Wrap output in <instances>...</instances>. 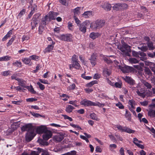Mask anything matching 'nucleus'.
I'll return each mask as SVG.
<instances>
[{"label": "nucleus", "mask_w": 155, "mask_h": 155, "mask_svg": "<svg viewBox=\"0 0 155 155\" xmlns=\"http://www.w3.org/2000/svg\"><path fill=\"white\" fill-rule=\"evenodd\" d=\"M105 22L103 20H97L91 23L90 27L93 29L99 28L104 26Z\"/></svg>", "instance_id": "f257e3e1"}, {"label": "nucleus", "mask_w": 155, "mask_h": 155, "mask_svg": "<svg viewBox=\"0 0 155 155\" xmlns=\"http://www.w3.org/2000/svg\"><path fill=\"white\" fill-rule=\"evenodd\" d=\"M91 22L89 20H86L80 24L78 26L79 28V30L83 33H85L86 31L87 28L88 26H90Z\"/></svg>", "instance_id": "f03ea898"}, {"label": "nucleus", "mask_w": 155, "mask_h": 155, "mask_svg": "<svg viewBox=\"0 0 155 155\" xmlns=\"http://www.w3.org/2000/svg\"><path fill=\"white\" fill-rule=\"evenodd\" d=\"M36 135V132L32 128L28 131L26 136V139L27 141H30Z\"/></svg>", "instance_id": "7ed1b4c3"}, {"label": "nucleus", "mask_w": 155, "mask_h": 155, "mask_svg": "<svg viewBox=\"0 0 155 155\" xmlns=\"http://www.w3.org/2000/svg\"><path fill=\"white\" fill-rule=\"evenodd\" d=\"M58 15L57 12H50L49 13L45 16V20L47 21H50L51 20H55L56 17Z\"/></svg>", "instance_id": "20e7f679"}, {"label": "nucleus", "mask_w": 155, "mask_h": 155, "mask_svg": "<svg viewBox=\"0 0 155 155\" xmlns=\"http://www.w3.org/2000/svg\"><path fill=\"white\" fill-rule=\"evenodd\" d=\"M127 7L128 5L126 4L117 3L114 5L113 7V8L114 10L118 11L124 10L127 8Z\"/></svg>", "instance_id": "39448f33"}, {"label": "nucleus", "mask_w": 155, "mask_h": 155, "mask_svg": "<svg viewBox=\"0 0 155 155\" xmlns=\"http://www.w3.org/2000/svg\"><path fill=\"white\" fill-rule=\"evenodd\" d=\"M72 38V35L70 34L61 35L59 37V38L61 40L67 41H71Z\"/></svg>", "instance_id": "423d86ee"}, {"label": "nucleus", "mask_w": 155, "mask_h": 155, "mask_svg": "<svg viewBox=\"0 0 155 155\" xmlns=\"http://www.w3.org/2000/svg\"><path fill=\"white\" fill-rule=\"evenodd\" d=\"M52 135V133L51 131L46 130L43 135V138L45 140H47L51 137Z\"/></svg>", "instance_id": "0eeeda50"}, {"label": "nucleus", "mask_w": 155, "mask_h": 155, "mask_svg": "<svg viewBox=\"0 0 155 155\" xmlns=\"http://www.w3.org/2000/svg\"><path fill=\"white\" fill-rule=\"evenodd\" d=\"M137 87V88L136 92L138 95L143 98H144L145 97L144 90L142 88V86L139 84H138Z\"/></svg>", "instance_id": "6e6552de"}, {"label": "nucleus", "mask_w": 155, "mask_h": 155, "mask_svg": "<svg viewBox=\"0 0 155 155\" xmlns=\"http://www.w3.org/2000/svg\"><path fill=\"white\" fill-rule=\"evenodd\" d=\"M128 104L129 105V110L133 113V114H136V113L134 109L135 108V102L133 100H129L128 102Z\"/></svg>", "instance_id": "1a4fd4ad"}, {"label": "nucleus", "mask_w": 155, "mask_h": 155, "mask_svg": "<svg viewBox=\"0 0 155 155\" xmlns=\"http://www.w3.org/2000/svg\"><path fill=\"white\" fill-rule=\"evenodd\" d=\"M69 67L71 70H72L73 68H74L77 69H79L81 67L78 61L72 62V64H70Z\"/></svg>", "instance_id": "9d476101"}, {"label": "nucleus", "mask_w": 155, "mask_h": 155, "mask_svg": "<svg viewBox=\"0 0 155 155\" xmlns=\"http://www.w3.org/2000/svg\"><path fill=\"white\" fill-rule=\"evenodd\" d=\"M80 104L84 106H93V102L86 99H84L81 101Z\"/></svg>", "instance_id": "9b49d317"}, {"label": "nucleus", "mask_w": 155, "mask_h": 155, "mask_svg": "<svg viewBox=\"0 0 155 155\" xmlns=\"http://www.w3.org/2000/svg\"><path fill=\"white\" fill-rule=\"evenodd\" d=\"M97 55L96 54H93L89 59L91 64L93 67L95 66L96 64V61Z\"/></svg>", "instance_id": "f8f14e48"}, {"label": "nucleus", "mask_w": 155, "mask_h": 155, "mask_svg": "<svg viewBox=\"0 0 155 155\" xmlns=\"http://www.w3.org/2000/svg\"><path fill=\"white\" fill-rule=\"evenodd\" d=\"M46 130V127L45 126H41L37 127L36 132L38 134H41L44 132Z\"/></svg>", "instance_id": "ddd939ff"}, {"label": "nucleus", "mask_w": 155, "mask_h": 155, "mask_svg": "<svg viewBox=\"0 0 155 155\" xmlns=\"http://www.w3.org/2000/svg\"><path fill=\"white\" fill-rule=\"evenodd\" d=\"M33 128L32 127V125L30 124H26L21 128V130L22 131H25L27 130H29L30 129Z\"/></svg>", "instance_id": "4468645a"}, {"label": "nucleus", "mask_w": 155, "mask_h": 155, "mask_svg": "<svg viewBox=\"0 0 155 155\" xmlns=\"http://www.w3.org/2000/svg\"><path fill=\"white\" fill-rule=\"evenodd\" d=\"M122 78L125 80L126 82L130 84L133 85L135 84L134 81L129 77L125 76L124 77H123Z\"/></svg>", "instance_id": "2eb2a0df"}, {"label": "nucleus", "mask_w": 155, "mask_h": 155, "mask_svg": "<svg viewBox=\"0 0 155 155\" xmlns=\"http://www.w3.org/2000/svg\"><path fill=\"white\" fill-rule=\"evenodd\" d=\"M22 61L25 64L31 65L32 63L31 61V59L29 57V58H23L21 59Z\"/></svg>", "instance_id": "dca6fc26"}, {"label": "nucleus", "mask_w": 155, "mask_h": 155, "mask_svg": "<svg viewBox=\"0 0 155 155\" xmlns=\"http://www.w3.org/2000/svg\"><path fill=\"white\" fill-rule=\"evenodd\" d=\"M118 67L124 73L128 72L129 71L130 67L128 66L122 67L120 65H118Z\"/></svg>", "instance_id": "f3484780"}, {"label": "nucleus", "mask_w": 155, "mask_h": 155, "mask_svg": "<svg viewBox=\"0 0 155 155\" xmlns=\"http://www.w3.org/2000/svg\"><path fill=\"white\" fill-rule=\"evenodd\" d=\"M132 54L134 56L136 57H139V55H140L141 56H145V54L143 52H141L140 53L137 52L135 51H132Z\"/></svg>", "instance_id": "a211bd4d"}, {"label": "nucleus", "mask_w": 155, "mask_h": 155, "mask_svg": "<svg viewBox=\"0 0 155 155\" xmlns=\"http://www.w3.org/2000/svg\"><path fill=\"white\" fill-rule=\"evenodd\" d=\"M63 136L60 135H57L53 137V140L57 142H60L63 139Z\"/></svg>", "instance_id": "6ab92c4d"}, {"label": "nucleus", "mask_w": 155, "mask_h": 155, "mask_svg": "<svg viewBox=\"0 0 155 155\" xmlns=\"http://www.w3.org/2000/svg\"><path fill=\"white\" fill-rule=\"evenodd\" d=\"M100 34L97 32H92L90 34V37L92 39H94L100 36Z\"/></svg>", "instance_id": "aec40b11"}, {"label": "nucleus", "mask_w": 155, "mask_h": 155, "mask_svg": "<svg viewBox=\"0 0 155 155\" xmlns=\"http://www.w3.org/2000/svg\"><path fill=\"white\" fill-rule=\"evenodd\" d=\"M54 46L52 45H49L46 48L44 51L45 53L47 52H49L51 51L53 49Z\"/></svg>", "instance_id": "412c9836"}, {"label": "nucleus", "mask_w": 155, "mask_h": 155, "mask_svg": "<svg viewBox=\"0 0 155 155\" xmlns=\"http://www.w3.org/2000/svg\"><path fill=\"white\" fill-rule=\"evenodd\" d=\"M37 15H34L32 18V21L31 22V25L32 27V29L34 28L36 25L37 24L36 22L37 18H36Z\"/></svg>", "instance_id": "4be33fe9"}, {"label": "nucleus", "mask_w": 155, "mask_h": 155, "mask_svg": "<svg viewBox=\"0 0 155 155\" xmlns=\"http://www.w3.org/2000/svg\"><path fill=\"white\" fill-rule=\"evenodd\" d=\"M17 81L18 82V85H20L21 87L25 88L26 87L25 85V82L22 79L19 78V79H17Z\"/></svg>", "instance_id": "5701e85b"}, {"label": "nucleus", "mask_w": 155, "mask_h": 155, "mask_svg": "<svg viewBox=\"0 0 155 155\" xmlns=\"http://www.w3.org/2000/svg\"><path fill=\"white\" fill-rule=\"evenodd\" d=\"M37 150L39 153L42 152L41 155H49L48 152L40 148H38Z\"/></svg>", "instance_id": "b1692460"}, {"label": "nucleus", "mask_w": 155, "mask_h": 155, "mask_svg": "<svg viewBox=\"0 0 155 155\" xmlns=\"http://www.w3.org/2000/svg\"><path fill=\"white\" fill-rule=\"evenodd\" d=\"M82 15L85 18H88L92 15V12L91 11H88L85 12Z\"/></svg>", "instance_id": "393cba45"}, {"label": "nucleus", "mask_w": 155, "mask_h": 155, "mask_svg": "<svg viewBox=\"0 0 155 155\" xmlns=\"http://www.w3.org/2000/svg\"><path fill=\"white\" fill-rule=\"evenodd\" d=\"M111 7L112 6L110 4L107 3L104 4V5H102V7L103 8L107 11L110 10L111 9Z\"/></svg>", "instance_id": "a878e982"}, {"label": "nucleus", "mask_w": 155, "mask_h": 155, "mask_svg": "<svg viewBox=\"0 0 155 155\" xmlns=\"http://www.w3.org/2000/svg\"><path fill=\"white\" fill-rule=\"evenodd\" d=\"M26 10L25 9H22L19 12L17 16L18 19H21L22 16L25 15V13Z\"/></svg>", "instance_id": "bb28decb"}, {"label": "nucleus", "mask_w": 155, "mask_h": 155, "mask_svg": "<svg viewBox=\"0 0 155 155\" xmlns=\"http://www.w3.org/2000/svg\"><path fill=\"white\" fill-rule=\"evenodd\" d=\"M125 117L126 118H127V120L129 121H131V115L130 113L127 111V110H126V113L125 115Z\"/></svg>", "instance_id": "cd10ccee"}, {"label": "nucleus", "mask_w": 155, "mask_h": 155, "mask_svg": "<svg viewBox=\"0 0 155 155\" xmlns=\"http://www.w3.org/2000/svg\"><path fill=\"white\" fill-rule=\"evenodd\" d=\"M124 132H126L129 134H133L135 132V130H132L127 127H124Z\"/></svg>", "instance_id": "c85d7f7f"}, {"label": "nucleus", "mask_w": 155, "mask_h": 155, "mask_svg": "<svg viewBox=\"0 0 155 155\" xmlns=\"http://www.w3.org/2000/svg\"><path fill=\"white\" fill-rule=\"evenodd\" d=\"M74 109V107L72 106L68 105L66 107L65 111L68 113H70L72 112L73 110Z\"/></svg>", "instance_id": "c756f323"}, {"label": "nucleus", "mask_w": 155, "mask_h": 155, "mask_svg": "<svg viewBox=\"0 0 155 155\" xmlns=\"http://www.w3.org/2000/svg\"><path fill=\"white\" fill-rule=\"evenodd\" d=\"M74 16L79 15L80 14V8L77 7L73 10Z\"/></svg>", "instance_id": "7c9ffc66"}, {"label": "nucleus", "mask_w": 155, "mask_h": 155, "mask_svg": "<svg viewBox=\"0 0 155 155\" xmlns=\"http://www.w3.org/2000/svg\"><path fill=\"white\" fill-rule=\"evenodd\" d=\"M103 74L106 76H109L111 72L110 69L107 68H104L103 71Z\"/></svg>", "instance_id": "2f4dec72"}, {"label": "nucleus", "mask_w": 155, "mask_h": 155, "mask_svg": "<svg viewBox=\"0 0 155 155\" xmlns=\"http://www.w3.org/2000/svg\"><path fill=\"white\" fill-rule=\"evenodd\" d=\"M12 30H10L9 31L7 34L4 37L2 38V40L3 41H5L6 40L7 38H9L11 35H12Z\"/></svg>", "instance_id": "473e14b6"}, {"label": "nucleus", "mask_w": 155, "mask_h": 155, "mask_svg": "<svg viewBox=\"0 0 155 155\" xmlns=\"http://www.w3.org/2000/svg\"><path fill=\"white\" fill-rule=\"evenodd\" d=\"M11 58V57L8 56H6L0 58V61H8L10 60Z\"/></svg>", "instance_id": "72a5a7b5"}, {"label": "nucleus", "mask_w": 155, "mask_h": 155, "mask_svg": "<svg viewBox=\"0 0 155 155\" xmlns=\"http://www.w3.org/2000/svg\"><path fill=\"white\" fill-rule=\"evenodd\" d=\"M114 127L117 128L118 130L122 132H124V127H122L120 125H116L114 126Z\"/></svg>", "instance_id": "f704fd0d"}, {"label": "nucleus", "mask_w": 155, "mask_h": 155, "mask_svg": "<svg viewBox=\"0 0 155 155\" xmlns=\"http://www.w3.org/2000/svg\"><path fill=\"white\" fill-rule=\"evenodd\" d=\"M25 88H27L28 90L31 93L33 94L36 93V91H35L32 86L31 85L30 86H26Z\"/></svg>", "instance_id": "c9c22d12"}, {"label": "nucleus", "mask_w": 155, "mask_h": 155, "mask_svg": "<svg viewBox=\"0 0 155 155\" xmlns=\"http://www.w3.org/2000/svg\"><path fill=\"white\" fill-rule=\"evenodd\" d=\"M97 83V81H92L89 83L86 84V87H91L93 85Z\"/></svg>", "instance_id": "e433bc0d"}, {"label": "nucleus", "mask_w": 155, "mask_h": 155, "mask_svg": "<svg viewBox=\"0 0 155 155\" xmlns=\"http://www.w3.org/2000/svg\"><path fill=\"white\" fill-rule=\"evenodd\" d=\"M36 6L35 5L34 7L33 8H32L31 10L30 14L28 15V18H30L32 16L33 14L35 12V10L36 9Z\"/></svg>", "instance_id": "4c0bfd02"}, {"label": "nucleus", "mask_w": 155, "mask_h": 155, "mask_svg": "<svg viewBox=\"0 0 155 155\" xmlns=\"http://www.w3.org/2000/svg\"><path fill=\"white\" fill-rule=\"evenodd\" d=\"M142 83L144 86L147 88L150 89L152 87L151 85L150 84L146 81H143L142 82Z\"/></svg>", "instance_id": "58836bf2"}, {"label": "nucleus", "mask_w": 155, "mask_h": 155, "mask_svg": "<svg viewBox=\"0 0 155 155\" xmlns=\"http://www.w3.org/2000/svg\"><path fill=\"white\" fill-rule=\"evenodd\" d=\"M12 71H3L2 72V74L4 76H6L11 74Z\"/></svg>", "instance_id": "ea45409f"}, {"label": "nucleus", "mask_w": 155, "mask_h": 155, "mask_svg": "<svg viewBox=\"0 0 155 155\" xmlns=\"http://www.w3.org/2000/svg\"><path fill=\"white\" fill-rule=\"evenodd\" d=\"M29 58H30L31 60H32L36 61H38L39 59V57L38 56L34 55L30 56Z\"/></svg>", "instance_id": "a19ab883"}, {"label": "nucleus", "mask_w": 155, "mask_h": 155, "mask_svg": "<svg viewBox=\"0 0 155 155\" xmlns=\"http://www.w3.org/2000/svg\"><path fill=\"white\" fill-rule=\"evenodd\" d=\"M38 80L41 83H42L45 84H49L48 81L45 79H43L41 78H39Z\"/></svg>", "instance_id": "79ce46f5"}, {"label": "nucleus", "mask_w": 155, "mask_h": 155, "mask_svg": "<svg viewBox=\"0 0 155 155\" xmlns=\"http://www.w3.org/2000/svg\"><path fill=\"white\" fill-rule=\"evenodd\" d=\"M13 65L19 67H21V62L16 61L14 62L12 64Z\"/></svg>", "instance_id": "37998d69"}, {"label": "nucleus", "mask_w": 155, "mask_h": 155, "mask_svg": "<svg viewBox=\"0 0 155 155\" xmlns=\"http://www.w3.org/2000/svg\"><path fill=\"white\" fill-rule=\"evenodd\" d=\"M122 83L121 81H120L119 82H116L114 84V86L116 87L121 88V87Z\"/></svg>", "instance_id": "c03bdc74"}, {"label": "nucleus", "mask_w": 155, "mask_h": 155, "mask_svg": "<svg viewBox=\"0 0 155 155\" xmlns=\"http://www.w3.org/2000/svg\"><path fill=\"white\" fill-rule=\"evenodd\" d=\"M37 84L39 88L41 90H43L45 89V86L39 81L37 82Z\"/></svg>", "instance_id": "a18cd8bd"}, {"label": "nucleus", "mask_w": 155, "mask_h": 155, "mask_svg": "<svg viewBox=\"0 0 155 155\" xmlns=\"http://www.w3.org/2000/svg\"><path fill=\"white\" fill-rule=\"evenodd\" d=\"M93 106H97L99 107H103L104 106V104L101 103L99 102H94Z\"/></svg>", "instance_id": "49530a36"}, {"label": "nucleus", "mask_w": 155, "mask_h": 155, "mask_svg": "<svg viewBox=\"0 0 155 155\" xmlns=\"http://www.w3.org/2000/svg\"><path fill=\"white\" fill-rule=\"evenodd\" d=\"M148 114L151 117H155V110H149L148 112Z\"/></svg>", "instance_id": "de8ad7c7"}, {"label": "nucleus", "mask_w": 155, "mask_h": 155, "mask_svg": "<svg viewBox=\"0 0 155 155\" xmlns=\"http://www.w3.org/2000/svg\"><path fill=\"white\" fill-rule=\"evenodd\" d=\"M23 101L20 100L18 101H12V103L17 105H20L22 103Z\"/></svg>", "instance_id": "09e8293b"}, {"label": "nucleus", "mask_w": 155, "mask_h": 155, "mask_svg": "<svg viewBox=\"0 0 155 155\" xmlns=\"http://www.w3.org/2000/svg\"><path fill=\"white\" fill-rule=\"evenodd\" d=\"M115 104L117 107H118L120 109H123L124 108V106L119 102Z\"/></svg>", "instance_id": "8fccbe9b"}, {"label": "nucleus", "mask_w": 155, "mask_h": 155, "mask_svg": "<svg viewBox=\"0 0 155 155\" xmlns=\"http://www.w3.org/2000/svg\"><path fill=\"white\" fill-rule=\"evenodd\" d=\"M90 116L91 118L93 120H99L98 118H97L96 115L94 113L91 114Z\"/></svg>", "instance_id": "3c124183"}, {"label": "nucleus", "mask_w": 155, "mask_h": 155, "mask_svg": "<svg viewBox=\"0 0 155 155\" xmlns=\"http://www.w3.org/2000/svg\"><path fill=\"white\" fill-rule=\"evenodd\" d=\"M31 114L32 115H33L34 117H45L44 116H42L37 113H35L34 112H31Z\"/></svg>", "instance_id": "603ef678"}, {"label": "nucleus", "mask_w": 155, "mask_h": 155, "mask_svg": "<svg viewBox=\"0 0 155 155\" xmlns=\"http://www.w3.org/2000/svg\"><path fill=\"white\" fill-rule=\"evenodd\" d=\"M75 85L74 84H73L70 85L67 88V89L68 90H74L75 88Z\"/></svg>", "instance_id": "864d4df0"}, {"label": "nucleus", "mask_w": 155, "mask_h": 155, "mask_svg": "<svg viewBox=\"0 0 155 155\" xmlns=\"http://www.w3.org/2000/svg\"><path fill=\"white\" fill-rule=\"evenodd\" d=\"M130 62L132 63H138V61L135 58H130L129 59Z\"/></svg>", "instance_id": "5fc2aeb1"}, {"label": "nucleus", "mask_w": 155, "mask_h": 155, "mask_svg": "<svg viewBox=\"0 0 155 155\" xmlns=\"http://www.w3.org/2000/svg\"><path fill=\"white\" fill-rule=\"evenodd\" d=\"M78 56H77L76 55H73L71 58L72 62H74L78 61Z\"/></svg>", "instance_id": "6e6d98bb"}, {"label": "nucleus", "mask_w": 155, "mask_h": 155, "mask_svg": "<svg viewBox=\"0 0 155 155\" xmlns=\"http://www.w3.org/2000/svg\"><path fill=\"white\" fill-rule=\"evenodd\" d=\"M47 22L49 21H47L46 20H45V18L42 19V21L40 25H42L43 26H44V27L46 25Z\"/></svg>", "instance_id": "4d7b16f0"}, {"label": "nucleus", "mask_w": 155, "mask_h": 155, "mask_svg": "<svg viewBox=\"0 0 155 155\" xmlns=\"http://www.w3.org/2000/svg\"><path fill=\"white\" fill-rule=\"evenodd\" d=\"M144 71L148 75L150 76L151 75V73L149 68L145 67Z\"/></svg>", "instance_id": "13d9d810"}, {"label": "nucleus", "mask_w": 155, "mask_h": 155, "mask_svg": "<svg viewBox=\"0 0 155 155\" xmlns=\"http://www.w3.org/2000/svg\"><path fill=\"white\" fill-rule=\"evenodd\" d=\"M138 48L139 49H140L143 51H146L147 49V47L146 46H143L141 47H138Z\"/></svg>", "instance_id": "bf43d9fd"}, {"label": "nucleus", "mask_w": 155, "mask_h": 155, "mask_svg": "<svg viewBox=\"0 0 155 155\" xmlns=\"http://www.w3.org/2000/svg\"><path fill=\"white\" fill-rule=\"evenodd\" d=\"M81 77L87 80L91 79L92 78L91 77L86 76L84 74H82Z\"/></svg>", "instance_id": "052dcab7"}, {"label": "nucleus", "mask_w": 155, "mask_h": 155, "mask_svg": "<svg viewBox=\"0 0 155 155\" xmlns=\"http://www.w3.org/2000/svg\"><path fill=\"white\" fill-rule=\"evenodd\" d=\"M79 58L81 62L84 64H85L86 63V61L85 60L84 58H83L81 56H79Z\"/></svg>", "instance_id": "680f3d73"}, {"label": "nucleus", "mask_w": 155, "mask_h": 155, "mask_svg": "<svg viewBox=\"0 0 155 155\" xmlns=\"http://www.w3.org/2000/svg\"><path fill=\"white\" fill-rule=\"evenodd\" d=\"M18 76V74H15L12 76V79H15L17 81V79H19V78H17Z\"/></svg>", "instance_id": "e2e57ef3"}, {"label": "nucleus", "mask_w": 155, "mask_h": 155, "mask_svg": "<svg viewBox=\"0 0 155 155\" xmlns=\"http://www.w3.org/2000/svg\"><path fill=\"white\" fill-rule=\"evenodd\" d=\"M15 37H12L10 40L7 43V46H9L11 45L13 41L14 40Z\"/></svg>", "instance_id": "0e129e2a"}, {"label": "nucleus", "mask_w": 155, "mask_h": 155, "mask_svg": "<svg viewBox=\"0 0 155 155\" xmlns=\"http://www.w3.org/2000/svg\"><path fill=\"white\" fill-rule=\"evenodd\" d=\"M74 18L75 22L77 24V25L78 26V25H79L80 24L79 23L81 22L80 20L78 19V18H77L76 16H74Z\"/></svg>", "instance_id": "69168bd1"}, {"label": "nucleus", "mask_w": 155, "mask_h": 155, "mask_svg": "<svg viewBox=\"0 0 155 155\" xmlns=\"http://www.w3.org/2000/svg\"><path fill=\"white\" fill-rule=\"evenodd\" d=\"M44 26H43L42 25H40L39 28V33L40 34H41L43 30H44Z\"/></svg>", "instance_id": "338daca9"}, {"label": "nucleus", "mask_w": 155, "mask_h": 155, "mask_svg": "<svg viewBox=\"0 0 155 155\" xmlns=\"http://www.w3.org/2000/svg\"><path fill=\"white\" fill-rule=\"evenodd\" d=\"M67 155H75L76 154V152L75 150L71 151L66 153Z\"/></svg>", "instance_id": "774afa93"}]
</instances>
